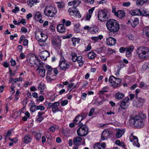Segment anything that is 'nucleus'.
<instances>
[{"instance_id": "obj_24", "label": "nucleus", "mask_w": 149, "mask_h": 149, "mask_svg": "<svg viewBox=\"0 0 149 149\" xmlns=\"http://www.w3.org/2000/svg\"><path fill=\"white\" fill-rule=\"evenodd\" d=\"M115 15L120 18H122L125 16V13L121 10H118L117 13H116Z\"/></svg>"}, {"instance_id": "obj_25", "label": "nucleus", "mask_w": 149, "mask_h": 149, "mask_svg": "<svg viewBox=\"0 0 149 149\" xmlns=\"http://www.w3.org/2000/svg\"><path fill=\"white\" fill-rule=\"evenodd\" d=\"M124 131L123 130L118 129L117 130V132L116 134V136L117 138L120 137L124 134Z\"/></svg>"}, {"instance_id": "obj_23", "label": "nucleus", "mask_w": 149, "mask_h": 149, "mask_svg": "<svg viewBox=\"0 0 149 149\" xmlns=\"http://www.w3.org/2000/svg\"><path fill=\"white\" fill-rule=\"evenodd\" d=\"M52 44L57 47H59L60 45L61 40L58 38L54 39L52 40Z\"/></svg>"}, {"instance_id": "obj_16", "label": "nucleus", "mask_w": 149, "mask_h": 149, "mask_svg": "<svg viewBox=\"0 0 149 149\" xmlns=\"http://www.w3.org/2000/svg\"><path fill=\"white\" fill-rule=\"evenodd\" d=\"M37 70H38L39 74L42 77H44L45 75V70L44 67L41 65H38Z\"/></svg>"}, {"instance_id": "obj_63", "label": "nucleus", "mask_w": 149, "mask_h": 149, "mask_svg": "<svg viewBox=\"0 0 149 149\" xmlns=\"http://www.w3.org/2000/svg\"><path fill=\"white\" fill-rule=\"evenodd\" d=\"M100 146H102L101 148H102V149H105V148L106 146V144L105 143H102L101 145H100Z\"/></svg>"}, {"instance_id": "obj_48", "label": "nucleus", "mask_w": 149, "mask_h": 149, "mask_svg": "<svg viewBox=\"0 0 149 149\" xmlns=\"http://www.w3.org/2000/svg\"><path fill=\"white\" fill-rule=\"evenodd\" d=\"M130 4L129 2H124L123 3V6L124 7H128L130 6Z\"/></svg>"}, {"instance_id": "obj_54", "label": "nucleus", "mask_w": 149, "mask_h": 149, "mask_svg": "<svg viewBox=\"0 0 149 149\" xmlns=\"http://www.w3.org/2000/svg\"><path fill=\"white\" fill-rule=\"evenodd\" d=\"M11 132L10 130L8 131L6 135H5V137H6L5 138V140L7 138V137L11 135Z\"/></svg>"}, {"instance_id": "obj_1", "label": "nucleus", "mask_w": 149, "mask_h": 149, "mask_svg": "<svg viewBox=\"0 0 149 149\" xmlns=\"http://www.w3.org/2000/svg\"><path fill=\"white\" fill-rule=\"evenodd\" d=\"M80 3L81 1L78 0H74L68 3V6H72V7L69 8L68 10L71 15H72L73 14L78 18L81 17V14L76 8L77 7L79 6Z\"/></svg>"}, {"instance_id": "obj_17", "label": "nucleus", "mask_w": 149, "mask_h": 149, "mask_svg": "<svg viewBox=\"0 0 149 149\" xmlns=\"http://www.w3.org/2000/svg\"><path fill=\"white\" fill-rule=\"evenodd\" d=\"M40 35L41 36V38L40 39L38 40V42H39V44L41 46H43V45L42 44H41L40 43L42 42L45 43L48 38V36L47 35L44 34L42 32H41L40 33Z\"/></svg>"}, {"instance_id": "obj_42", "label": "nucleus", "mask_w": 149, "mask_h": 149, "mask_svg": "<svg viewBox=\"0 0 149 149\" xmlns=\"http://www.w3.org/2000/svg\"><path fill=\"white\" fill-rule=\"evenodd\" d=\"M36 110V106L35 105L32 106L30 108V110L33 112L35 111Z\"/></svg>"}, {"instance_id": "obj_45", "label": "nucleus", "mask_w": 149, "mask_h": 149, "mask_svg": "<svg viewBox=\"0 0 149 149\" xmlns=\"http://www.w3.org/2000/svg\"><path fill=\"white\" fill-rule=\"evenodd\" d=\"M35 137L36 139L38 141L40 139L41 137V134L40 133H37Z\"/></svg>"}, {"instance_id": "obj_9", "label": "nucleus", "mask_w": 149, "mask_h": 149, "mask_svg": "<svg viewBox=\"0 0 149 149\" xmlns=\"http://www.w3.org/2000/svg\"><path fill=\"white\" fill-rule=\"evenodd\" d=\"M59 103L57 102L52 103H49L48 105V107L49 108H52V111L53 113H55L56 111H59V109L57 107L59 105Z\"/></svg>"}, {"instance_id": "obj_62", "label": "nucleus", "mask_w": 149, "mask_h": 149, "mask_svg": "<svg viewBox=\"0 0 149 149\" xmlns=\"http://www.w3.org/2000/svg\"><path fill=\"white\" fill-rule=\"evenodd\" d=\"M145 83L143 82H141L140 84V86L141 88H144L145 87Z\"/></svg>"}, {"instance_id": "obj_8", "label": "nucleus", "mask_w": 149, "mask_h": 149, "mask_svg": "<svg viewBox=\"0 0 149 149\" xmlns=\"http://www.w3.org/2000/svg\"><path fill=\"white\" fill-rule=\"evenodd\" d=\"M29 59H27L26 61L29 65H30V64H34L38 66V63L40 64L39 60L38 59V57L35 55L31 56Z\"/></svg>"}, {"instance_id": "obj_28", "label": "nucleus", "mask_w": 149, "mask_h": 149, "mask_svg": "<svg viewBox=\"0 0 149 149\" xmlns=\"http://www.w3.org/2000/svg\"><path fill=\"white\" fill-rule=\"evenodd\" d=\"M98 30L99 29L98 27L95 26L90 28L89 32L92 34H95L98 32Z\"/></svg>"}, {"instance_id": "obj_22", "label": "nucleus", "mask_w": 149, "mask_h": 149, "mask_svg": "<svg viewBox=\"0 0 149 149\" xmlns=\"http://www.w3.org/2000/svg\"><path fill=\"white\" fill-rule=\"evenodd\" d=\"M134 48V47L132 46H130L128 47H126L125 48L126 50V55L128 57L130 56V54L133 51Z\"/></svg>"}, {"instance_id": "obj_50", "label": "nucleus", "mask_w": 149, "mask_h": 149, "mask_svg": "<svg viewBox=\"0 0 149 149\" xmlns=\"http://www.w3.org/2000/svg\"><path fill=\"white\" fill-rule=\"evenodd\" d=\"M95 111V109L94 108H92L90 110L89 113L88 114V116H92L93 113Z\"/></svg>"}, {"instance_id": "obj_39", "label": "nucleus", "mask_w": 149, "mask_h": 149, "mask_svg": "<svg viewBox=\"0 0 149 149\" xmlns=\"http://www.w3.org/2000/svg\"><path fill=\"white\" fill-rule=\"evenodd\" d=\"M120 106L121 108L123 109H125L127 107L125 101H122L121 102Z\"/></svg>"}, {"instance_id": "obj_3", "label": "nucleus", "mask_w": 149, "mask_h": 149, "mask_svg": "<svg viewBox=\"0 0 149 149\" xmlns=\"http://www.w3.org/2000/svg\"><path fill=\"white\" fill-rule=\"evenodd\" d=\"M138 57L140 58L144 59L149 57V49L144 46L139 47L136 50Z\"/></svg>"}, {"instance_id": "obj_21", "label": "nucleus", "mask_w": 149, "mask_h": 149, "mask_svg": "<svg viewBox=\"0 0 149 149\" xmlns=\"http://www.w3.org/2000/svg\"><path fill=\"white\" fill-rule=\"evenodd\" d=\"M57 29L58 31L60 33H63L65 31L64 26L62 24H58L57 26Z\"/></svg>"}, {"instance_id": "obj_18", "label": "nucleus", "mask_w": 149, "mask_h": 149, "mask_svg": "<svg viewBox=\"0 0 149 149\" xmlns=\"http://www.w3.org/2000/svg\"><path fill=\"white\" fill-rule=\"evenodd\" d=\"M49 55V53L46 50L42 51L40 54V58L44 60H46L47 58Z\"/></svg>"}, {"instance_id": "obj_64", "label": "nucleus", "mask_w": 149, "mask_h": 149, "mask_svg": "<svg viewBox=\"0 0 149 149\" xmlns=\"http://www.w3.org/2000/svg\"><path fill=\"white\" fill-rule=\"evenodd\" d=\"M56 141L58 143H60L61 142V140L59 137H57L56 139Z\"/></svg>"}, {"instance_id": "obj_44", "label": "nucleus", "mask_w": 149, "mask_h": 149, "mask_svg": "<svg viewBox=\"0 0 149 149\" xmlns=\"http://www.w3.org/2000/svg\"><path fill=\"white\" fill-rule=\"evenodd\" d=\"M145 2L144 0H137L136 3L138 5H142Z\"/></svg>"}, {"instance_id": "obj_31", "label": "nucleus", "mask_w": 149, "mask_h": 149, "mask_svg": "<svg viewBox=\"0 0 149 149\" xmlns=\"http://www.w3.org/2000/svg\"><path fill=\"white\" fill-rule=\"evenodd\" d=\"M115 96L116 98L118 99H121L124 97V95L122 93L118 92L116 94Z\"/></svg>"}, {"instance_id": "obj_29", "label": "nucleus", "mask_w": 149, "mask_h": 149, "mask_svg": "<svg viewBox=\"0 0 149 149\" xmlns=\"http://www.w3.org/2000/svg\"><path fill=\"white\" fill-rule=\"evenodd\" d=\"M143 34L149 37V26L144 28L143 29Z\"/></svg>"}, {"instance_id": "obj_35", "label": "nucleus", "mask_w": 149, "mask_h": 149, "mask_svg": "<svg viewBox=\"0 0 149 149\" xmlns=\"http://www.w3.org/2000/svg\"><path fill=\"white\" fill-rule=\"evenodd\" d=\"M41 17V13L39 12H36L35 15L34 17L36 20H39V19Z\"/></svg>"}, {"instance_id": "obj_11", "label": "nucleus", "mask_w": 149, "mask_h": 149, "mask_svg": "<svg viewBox=\"0 0 149 149\" xmlns=\"http://www.w3.org/2000/svg\"><path fill=\"white\" fill-rule=\"evenodd\" d=\"M46 70H47V79L48 81L51 80L52 77L53 75L52 74V67L48 65H46Z\"/></svg>"}, {"instance_id": "obj_7", "label": "nucleus", "mask_w": 149, "mask_h": 149, "mask_svg": "<svg viewBox=\"0 0 149 149\" xmlns=\"http://www.w3.org/2000/svg\"><path fill=\"white\" fill-rule=\"evenodd\" d=\"M88 132V127H83L81 128H79L77 131V133L78 136H86Z\"/></svg>"}, {"instance_id": "obj_60", "label": "nucleus", "mask_w": 149, "mask_h": 149, "mask_svg": "<svg viewBox=\"0 0 149 149\" xmlns=\"http://www.w3.org/2000/svg\"><path fill=\"white\" fill-rule=\"evenodd\" d=\"M21 31L23 32L26 33L27 32V29L26 28L22 27L21 29Z\"/></svg>"}, {"instance_id": "obj_5", "label": "nucleus", "mask_w": 149, "mask_h": 149, "mask_svg": "<svg viewBox=\"0 0 149 149\" xmlns=\"http://www.w3.org/2000/svg\"><path fill=\"white\" fill-rule=\"evenodd\" d=\"M106 9L100 10L98 11V17L99 19L102 22H105L107 19V15Z\"/></svg>"}, {"instance_id": "obj_37", "label": "nucleus", "mask_w": 149, "mask_h": 149, "mask_svg": "<svg viewBox=\"0 0 149 149\" xmlns=\"http://www.w3.org/2000/svg\"><path fill=\"white\" fill-rule=\"evenodd\" d=\"M80 41L79 39L76 38H72V41L73 42V44L74 46H75L76 44H78Z\"/></svg>"}, {"instance_id": "obj_57", "label": "nucleus", "mask_w": 149, "mask_h": 149, "mask_svg": "<svg viewBox=\"0 0 149 149\" xmlns=\"http://www.w3.org/2000/svg\"><path fill=\"white\" fill-rule=\"evenodd\" d=\"M102 69L103 70L104 72H106L107 70V67L106 64H104L102 65Z\"/></svg>"}, {"instance_id": "obj_13", "label": "nucleus", "mask_w": 149, "mask_h": 149, "mask_svg": "<svg viewBox=\"0 0 149 149\" xmlns=\"http://www.w3.org/2000/svg\"><path fill=\"white\" fill-rule=\"evenodd\" d=\"M111 134L110 132L108 130H104L101 135L102 139L104 140L107 139L110 136Z\"/></svg>"}, {"instance_id": "obj_61", "label": "nucleus", "mask_w": 149, "mask_h": 149, "mask_svg": "<svg viewBox=\"0 0 149 149\" xmlns=\"http://www.w3.org/2000/svg\"><path fill=\"white\" fill-rule=\"evenodd\" d=\"M28 41L27 40H24L23 41V44L24 46H26L28 45Z\"/></svg>"}, {"instance_id": "obj_12", "label": "nucleus", "mask_w": 149, "mask_h": 149, "mask_svg": "<svg viewBox=\"0 0 149 149\" xmlns=\"http://www.w3.org/2000/svg\"><path fill=\"white\" fill-rule=\"evenodd\" d=\"M139 19L136 18L134 19V20L131 19L128 20L127 24H130L132 27L134 28L139 24Z\"/></svg>"}, {"instance_id": "obj_2", "label": "nucleus", "mask_w": 149, "mask_h": 149, "mask_svg": "<svg viewBox=\"0 0 149 149\" xmlns=\"http://www.w3.org/2000/svg\"><path fill=\"white\" fill-rule=\"evenodd\" d=\"M106 26L109 31L113 33L118 31L120 29L118 22L113 19H109L107 21Z\"/></svg>"}, {"instance_id": "obj_20", "label": "nucleus", "mask_w": 149, "mask_h": 149, "mask_svg": "<svg viewBox=\"0 0 149 149\" xmlns=\"http://www.w3.org/2000/svg\"><path fill=\"white\" fill-rule=\"evenodd\" d=\"M24 142L25 143H28L31 142L32 139L31 135H26L23 138Z\"/></svg>"}, {"instance_id": "obj_34", "label": "nucleus", "mask_w": 149, "mask_h": 149, "mask_svg": "<svg viewBox=\"0 0 149 149\" xmlns=\"http://www.w3.org/2000/svg\"><path fill=\"white\" fill-rule=\"evenodd\" d=\"M96 54L93 52H90L88 54V58L90 59L94 58L96 56Z\"/></svg>"}, {"instance_id": "obj_52", "label": "nucleus", "mask_w": 149, "mask_h": 149, "mask_svg": "<svg viewBox=\"0 0 149 149\" xmlns=\"http://www.w3.org/2000/svg\"><path fill=\"white\" fill-rule=\"evenodd\" d=\"M14 86H13V85H12L10 91V93L12 94H13L15 93V91L14 89Z\"/></svg>"}, {"instance_id": "obj_33", "label": "nucleus", "mask_w": 149, "mask_h": 149, "mask_svg": "<svg viewBox=\"0 0 149 149\" xmlns=\"http://www.w3.org/2000/svg\"><path fill=\"white\" fill-rule=\"evenodd\" d=\"M82 56H79L77 57V61L78 63L79 64V66H81L83 65L84 62L82 60Z\"/></svg>"}, {"instance_id": "obj_32", "label": "nucleus", "mask_w": 149, "mask_h": 149, "mask_svg": "<svg viewBox=\"0 0 149 149\" xmlns=\"http://www.w3.org/2000/svg\"><path fill=\"white\" fill-rule=\"evenodd\" d=\"M38 89L40 93L43 92L45 89V85L44 84L40 83L38 87Z\"/></svg>"}, {"instance_id": "obj_41", "label": "nucleus", "mask_w": 149, "mask_h": 149, "mask_svg": "<svg viewBox=\"0 0 149 149\" xmlns=\"http://www.w3.org/2000/svg\"><path fill=\"white\" fill-rule=\"evenodd\" d=\"M99 143H96L94 145L93 148L94 149H102Z\"/></svg>"}, {"instance_id": "obj_40", "label": "nucleus", "mask_w": 149, "mask_h": 149, "mask_svg": "<svg viewBox=\"0 0 149 149\" xmlns=\"http://www.w3.org/2000/svg\"><path fill=\"white\" fill-rule=\"evenodd\" d=\"M139 115H138L139 117L143 121H144V120L146 118V114L143 113V112H141L139 113Z\"/></svg>"}, {"instance_id": "obj_27", "label": "nucleus", "mask_w": 149, "mask_h": 149, "mask_svg": "<svg viewBox=\"0 0 149 149\" xmlns=\"http://www.w3.org/2000/svg\"><path fill=\"white\" fill-rule=\"evenodd\" d=\"M145 101V100L144 98L140 97L137 98L136 101L137 106H141L144 102Z\"/></svg>"}, {"instance_id": "obj_49", "label": "nucleus", "mask_w": 149, "mask_h": 149, "mask_svg": "<svg viewBox=\"0 0 149 149\" xmlns=\"http://www.w3.org/2000/svg\"><path fill=\"white\" fill-rule=\"evenodd\" d=\"M44 13L46 15H47V16H52V17H53L54 15L55 14V13H54L53 12V14H51V15H48V14L47 13V12L46 10V9H45L44 10Z\"/></svg>"}, {"instance_id": "obj_46", "label": "nucleus", "mask_w": 149, "mask_h": 149, "mask_svg": "<svg viewBox=\"0 0 149 149\" xmlns=\"http://www.w3.org/2000/svg\"><path fill=\"white\" fill-rule=\"evenodd\" d=\"M36 109L37 110L40 109V110H43L45 108L44 107L42 106H38L36 107Z\"/></svg>"}, {"instance_id": "obj_59", "label": "nucleus", "mask_w": 149, "mask_h": 149, "mask_svg": "<svg viewBox=\"0 0 149 149\" xmlns=\"http://www.w3.org/2000/svg\"><path fill=\"white\" fill-rule=\"evenodd\" d=\"M57 6L59 8H61L63 6V4L61 3H58Z\"/></svg>"}, {"instance_id": "obj_14", "label": "nucleus", "mask_w": 149, "mask_h": 149, "mask_svg": "<svg viewBox=\"0 0 149 149\" xmlns=\"http://www.w3.org/2000/svg\"><path fill=\"white\" fill-rule=\"evenodd\" d=\"M116 40L115 38L110 37L106 39V42L107 45L112 46L116 44Z\"/></svg>"}, {"instance_id": "obj_47", "label": "nucleus", "mask_w": 149, "mask_h": 149, "mask_svg": "<svg viewBox=\"0 0 149 149\" xmlns=\"http://www.w3.org/2000/svg\"><path fill=\"white\" fill-rule=\"evenodd\" d=\"M68 101L67 100H65L64 101H61V105L62 106H64L66 105L68 103Z\"/></svg>"}, {"instance_id": "obj_55", "label": "nucleus", "mask_w": 149, "mask_h": 149, "mask_svg": "<svg viewBox=\"0 0 149 149\" xmlns=\"http://www.w3.org/2000/svg\"><path fill=\"white\" fill-rule=\"evenodd\" d=\"M35 3V2L33 1V0H29L28 5L31 7H32Z\"/></svg>"}, {"instance_id": "obj_38", "label": "nucleus", "mask_w": 149, "mask_h": 149, "mask_svg": "<svg viewBox=\"0 0 149 149\" xmlns=\"http://www.w3.org/2000/svg\"><path fill=\"white\" fill-rule=\"evenodd\" d=\"M103 38V36L100 35L98 36V37H93L91 38V39L93 40L97 41L99 39L101 40Z\"/></svg>"}, {"instance_id": "obj_58", "label": "nucleus", "mask_w": 149, "mask_h": 149, "mask_svg": "<svg viewBox=\"0 0 149 149\" xmlns=\"http://www.w3.org/2000/svg\"><path fill=\"white\" fill-rule=\"evenodd\" d=\"M25 57V56L23 53H21L19 56V58L21 59H23Z\"/></svg>"}, {"instance_id": "obj_6", "label": "nucleus", "mask_w": 149, "mask_h": 149, "mask_svg": "<svg viewBox=\"0 0 149 149\" xmlns=\"http://www.w3.org/2000/svg\"><path fill=\"white\" fill-rule=\"evenodd\" d=\"M133 119L134 125L137 127H141L144 125V121L141 119L138 115H136L134 117Z\"/></svg>"}, {"instance_id": "obj_15", "label": "nucleus", "mask_w": 149, "mask_h": 149, "mask_svg": "<svg viewBox=\"0 0 149 149\" xmlns=\"http://www.w3.org/2000/svg\"><path fill=\"white\" fill-rule=\"evenodd\" d=\"M68 66H69V64L65 63L64 58L63 57V59H62V60H60V62L59 66L60 69L65 71L68 68Z\"/></svg>"}, {"instance_id": "obj_4", "label": "nucleus", "mask_w": 149, "mask_h": 149, "mask_svg": "<svg viewBox=\"0 0 149 149\" xmlns=\"http://www.w3.org/2000/svg\"><path fill=\"white\" fill-rule=\"evenodd\" d=\"M109 81L111 84L110 85L113 88H116L120 86L122 80L120 78H117L111 75L110 76Z\"/></svg>"}, {"instance_id": "obj_56", "label": "nucleus", "mask_w": 149, "mask_h": 149, "mask_svg": "<svg viewBox=\"0 0 149 149\" xmlns=\"http://www.w3.org/2000/svg\"><path fill=\"white\" fill-rule=\"evenodd\" d=\"M126 50L125 48L124 47H121L119 49V51L120 53H123Z\"/></svg>"}, {"instance_id": "obj_19", "label": "nucleus", "mask_w": 149, "mask_h": 149, "mask_svg": "<svg viewBox=\"0 0 149 149\" xmlns=\"http://www.w3.org/2000/svg\"><path fill=\"white\" fill-rule=\"evenodd\" d=\"M81 138L79 136H77L74 138L73 141V143L76 146H79L80 145L81 143Z\"/></svg>"}, {"instance_id": "obj_26", "label": "nucleus", "mask_w": 149, "mask_h": 149, "mask_svg": "<svg viewBox=\"0 0 149 149\" xmlns=\"http://www.w3.org/2000/svg\"><path fill=\"white\" fill-rule=\"evenodd\" d=\"M131 14L133 15H140L141 10L139 9H136L130 11Z\"/></svg>"}, {"instance_id": "obj_51", "label": "nucleus", "mask_w": 149, "mask_h": 149, "mask_svg": "<svg viewBox=\"0 0 149 149\" xmlns=\"http://www.w3.org/2000/svg\"><path fill=\"white\" fill-rule=\"evenodd\" d=\"M19 10V8L18 7H15L14 9H13L12 10L13 12L14 13H16L18 12Z\"/></svg>"}, {"instance_id": "obj_36", "label": "nucleus", "mask_w": 149, "mask_h": 149, "mask_svg": "<svg viewBox=\"0 0 149 149\" xmlns=\"http://www.w3.org/2000/svg\"><path fill=\"white\" fill-rule=\"evenodd\" d=\"M140 15L143 16H149V13L147 12L146 10H143L142 11L141 10Z\"/></svg>"}, {"instance_id": "obj_10", "label": "nucleus", "mask_w": 149, "mask_h": 149, "mask_svg": "<svg viewBox=\"0 0 149 149\" xmlns=\"http://www.w3.org/2000/svg\"><path fill=\"white\" fill-rule=\"evenodd\" d=\"M130 141L131 142H134L133 144L137 147H140V144L138 143V139L137 137L133 135L132 134H131L130 137Z\"/></svg>"}, {"instance_id": "obj_53", "label": "nucleus", "mask_w": 149, "mask_h": 149, "mask_svg": "<svg viewBox=\"0 0 149 149\" xmlns=\"http://www.w3.org/2000/svg\"><path fill=\"white\" fill-rule=\"evenodd\" d=\"M11 65L12 66L15 65H16V61L15 60L12 59L10 61Z\"/></svg>"}, {"instance_id": "obj_30", "label": "nucleus", "mask_w": 149, "mask_h": 149, "mask_svg": "<svg viewBox=\"0 0 149 149\" xmlns=\"http://www.w3.org/2000/svg\"><path fill=\"white\" fill-rule=\"evenodd\" d=\"M82 119L83 117L82 116L78 115L74 119V122L76 124L78 121L79 122H81Z\"/></svg>"}, {"instance_id": "obj_43", "label": "nucleus", "mask_w": 149, "mask_h": 149, "mask_svg": "<svg viewBox=\"0 0 149 149\" xmlns=\"http://www.w3.org/2000/svg\"><path fill=\"white\" fill-rule=\"evenodd\" d=\"M79 128H81L83 127H88L87 125L86 124L83 125L82 123L79 122Z\"/></svg>"}]
</instances>
